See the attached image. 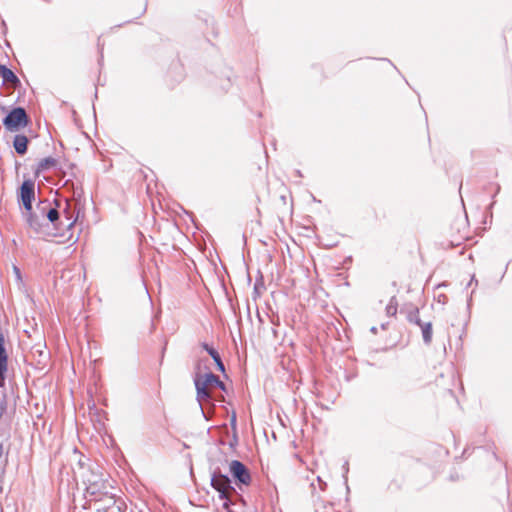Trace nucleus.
<instances>
[{
    "instance_id": "obj_18",
    "label": "nucleus",
    "mask_w": 512,
    "mask_h": 512,
    "mask_svg": "<svg viewBox=\"0 0 512 512\" xmlns=\"http://www.w3.org/2000/svg\"><path fill=\"white\" fill-rule=\"evenodd\" d=\"M398 302L396 297H391L388 305L386 306V314L388 316H394L397 313Z\"/></svg>"
},
{
    "instance_id": "obj_16",
    "label": "nucleus",
    "mask_w": 512,
    "mask_h": 512,
    "mask_svg": "<svg viewBox=\"0 0 512 512\" xmlns=\"http://www.w3.org/2000/svg\"><path fill=\"white\" fill-rule=\"evenodd\" d=\"M407 320L410 322V323H413V324H416L418 325L419 327L424 323L421 318H420V315H419V309L417 307H412L408 312H407Z\"/></svg>"
},
{
    "instance_id": "obj_11",
    "label": "nucleus",
    "mask_w": 512,
    "mask_h": 512,
    "mask_svg": "<svg viewBox=\"0 0 512 512\" xmlns=\"http://www.w3.org/2000/svg\"><path fill=\"white\" fill-rule=\"evenodd\" d=\"M0 77L4 83L16 86L20 81L15 73L5 65H0Z\"/></svg>"
},
{
    "instance_id": "obj_10",
    "label": "nucleus",
    "mask_w": 512,
    "mask_h": 512,
    "mask_svg": "<svg viewBox=\"0 0 512 512\" xmlns=\"http://www.w3.org/2000/svg\"><path fill=\"white\" fill-rule=\"evenodd\" d=\"M8 355L5 349V339L2 332H0V379L4 381L5 373L7 372Z\"/></svg>"
},
{
    "instance_id": "obj_23",
    "label": "nucleus",
    "mask_w": 512,
    "mask_h": 512,
    "mask_svg": "<svg viewBox=\"0 0 512 512\" xmlns=\"http://www.w3.org/2000/svg\"><path fill=\"white\" fill-rule=\"evenodd\" d=\"M2 454H3V445L0 443V458L2 457Z\"/></svg>"
},
{
    "instance_id": "obj_19",
    "label": "nucleus",
    "mask_w": 512,
    "mask_h": 512,
    "mask_svg": "<svg viewBox=\"0 0 512 512\" xmlns=\"http://www.w3.org/2000/svg\"><path fill=\"white\" fill-rule=\"evenodd\" d=\"M13 271L15 273V276H16V279L21 282L22 281V278H21V272H20V269L16 266V265H13Z\"/></svg>"
},
{
    "instance_id": "obj_8",
    "label": "nucleus",
    "mask_w": 512,
    "mask_h": 512,
    "mask_svg": "<svg viewBox=\"0 0 512 512\" xmlns=\"http://www.w3.org/2000/svg\"><path fill=\"white\" fill-rule=\"evenodd\" d=\"M77 218L78 215H75V211L72 209L70 202L68 200H65L62 215H60V219H62V224H60V228L63 227L71 229L77 221Z\"/></svg>"
},
{
    "instance_id": "obj_4",
    "label": "nucleus",
    "mask_w": 512,
    "mask_h": 512,
    "mask_svg": "<svg viewBox=\"0 0 512 512\" xmlns=\"http://www.w3.org/2000/svg\"><path fill=\"white\" fill-rule=\"evenodd\" d=\"M29 122L27 113L24 108H13L3 119V125L8 131L15 132L20 128L27 126Z\"/></svg>"
},
{
    "instance_id": "obj_22",
    "label": "nucleus",
    "mask_w": 512,
    "mask_h": 512,
    "mask_svg": "<svg viewBox=\"0 0 512 512\" xmlns=\"http://www.w3.org/2000/svg\"><path fill=\"white\" fill-rule=\"evenodd\" d=\"M473 281H475V282L477 283V280H475V277H474V276H472V278H471L470 282L468 283V286H470V285L472 284V282H473Z\"/></svg>"
},
{
    "instance_id": "obj_5",
    "label": "nucleus",
    "mask_w": 512,
    "mask_h": 512,
    "mask_svg": "<svg viewBox=\"0 0 512 512\" xmlns=\"http://www.w3.org/2000/svg\"><path fill=\"white\" fill-rule=\"evenodd\" d=\"M46 209L44 201H40L35 210L26 211L27 222L36 233H40L43 227L46 226Z\"/></svg>"
},
{
    "instance_id": "obj_24",
    "label": "nucleus",
    "mask_w": 512,
    "mask_h": 512,
    "mask_svg": "<svg viewBox=\"0 0 512 512\" xmlns=\"http://www.w3.org/2000/svg\"><path fill=\"white\" fill-rule=\"evenodd\" d=\"M371 331L375 333L376 332V328L372 327Z\"/></svg>"
},
{
    "instance_id": "obj_9",
    "label": "nucleus",
    "mask_w": 512,
    "mask_h": 512,
    "mask_svg": "<svg viewBox=\"0 0 512 512\" xmlns=\"http://www.w3.org/2000/svg\"><path fill=\"white\" fill-rule=\"evenodd\" d=\"M44 206L47 207L46 226L48 225V223H51L56 228H60V224H62V219H60L59 210L56 207H53V205L49 201H44Z\"/></svg>"
},
{
    "instance_id": "obj_15",
    "label": "nucleus",
    "mask_w": 512,
    "mask_h": 512,
    "mask_svg": "<svg viewBox=\"0 0 512 512\" xmlns=\"http://www.w3.org/2000/svg\"><path fill=\"white\" fill-rule=\"evenodd\" d=\"M422 337L425 344H430L432 341V323L424 322L421 326Z\"/></svg>"
},
{
    "instance_id": "obj_2",
    "label": "nucleus",
    "mask_w": 512,
    "mask_h": 512,
    "mask_svg": "<svg viewBox=\"0 0 512 512\" xmlns=\"http://www.w3.org/2000/svg\"><path fill=\"white\" fill-rule=\"evenodd\" d=\"M211 486L219 492V498L224 500L223 508L228 509L230 505L229 493L235 491L230 478L222 474L219 469L214 470L211 476Z\"/></svg>"
},
{
    "instance_id": "obj_7",
    "label": "nucleus",
    "mask_w": 512,
    "mask_h": 512,
    "mask_svg": "<svg viewBox=\"0 0 512 512\" xmlns=\"http://www.w3.org/2000/svg\"><path fill=\"white\" fill-rule=\"evenodd\" d=\"M35 196V185L31 180H25L20 187V198L25 211L32 210V201Z\"/></svg>"
},
{
    "instance_id": "obj_17",
    "label": "nucleus",
    "mask_w": 512,
    "mask_h": 512,
    "mask_svg": "<svg viewBox=\"0 0 512 512\" xmlns=\"http://www.w3.org/2000/svg\"><path fill=\"white\" fill-rule=\"evenodd\" d=\"M57 161L53 157H46L40 160L37 167V173L41 171H45L50 169L51 167H54L56 165Z\"/></svg>"
},
{
    "instance_id": "obj_3",
    "label": "nucleus",
    "mask_w": 512,
    "mask_h": 512,
    "mask_svg": "<svg viewBox=\"0 0 512 512\" xmlns=\"http://www.w3.org/2000/svg\"><path fill=\"white\" fill-rule=\"evenodd\" d=\"M83 482L86 485V492L91 496H100L108 493L109 484L103 478L102 474L90 470L84 477Z\"/></svg>"
},
{
    "instance_id": "obj_21",
    "label": "nucleus",
    "mask_w": 512,
    "mask_h": 512,
    "mask_svg": "<svg viewBox=\"0 0 512 512\" xmlns=\"http://www.w3.org/2000/svg\"><path fill=\"white\" fill-rule=\"evenodd\" d=\"M499 191H500V185H499V184H496L495 194L499 193Z\"/></svg>"
},
{
    "instance_id": "obj_20",
    "label": "nucleus",
    "mask_w": 512,
    "mask_h": 512,
    "mask_svg": "<svg viewBox=\"0 0 512 512\" xmlns=\"http://www.w3.org/2000/svg\"><path fill=\"white\" fill-rule=\"evenodd\" d=\"M318 482L321 484V489H324L326 483H323L320 477H318Z\"/></svg>"
},
{
    "instance_id": "obj_1",
    "label": "nucleus",
    "mask_w": 512,
    "mask_h": 512,
    "mask_svg": "<svg viewBox=\"0 0 512 512\" xmlns=\"http://www.w3.org/2000/svg\"><path fill=\"white\" fill-rule=\"evenodd\" d=\"M195 387L197 392V399L200 403L202 401L211 400V392L214 387L225 390V384L219 379L218 376L214 375L213 373H206L203 376H197L195 378Z\"/></svg>"
},
{
    "instance_id": "obj_6",
    "label": "nucleus",
    "mask_w": 512,
    "mask_h": 512,
    "mask_svg": "<svg viewBox=\"0 0 512 512\" xmlns=\"http://www.w3.org/2000/svg\"><path fill=\"white\" fill-rule=\"evenodd\" d=\"M229 471L238 484L249 485L251 475L248 468L238 460H232L229 464Z\"/></svg>"
},
{
    "instance_id": "obj_12",
    "label": "nucleus",
    "mask_w": 512,
    "mask_h": 512,
    "mask_svg": "<svg viewBox=\"0 0 512 512\" xmlns=\"http://www.w3.org/2000/svg\"><path fill=\"white\" fill-rule=\"evenodd\" d=\"M28 138L23 134H17L13 140V147L19 155H24L27 152Z\"/></svg>"
},
{
    "instance_id": "obj_13",
    "label": "nucleus",
    "mask_w": 512,
    "mask_h": 512,
    "mask_svg": "<svg viewBox=\"0 0 512 512\" xmlns=\"http://www.w3.org/2000/svg\"><path fill=\"white\" fill-rule=\"evenodd\" d=\"M31 355L37 359L40 365H45L49 359V353L40 345H36L31 349Z\"/></svg>"
},
{
    "instance_id": "obj_14",
    "label": "nucleus",
    "mask_w": 512,
    "mask_h": 512,
    "mask_svg": "<svg viewBox=\"0 0 512 512\" xmlns=\"http://www.w3.org/2000/svg\"><path fill=\"white\" fill-rule=\"evenodd\" d=\"M202 347L212 357V359L214 360L218 370L221 371V372H225V366H224V364H223V362L221 360V357H220L219 353L213 347L209 346L206 343H203Z\"/></svg>"
}]
</instances>
